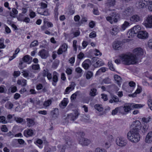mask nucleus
Here are the masks:
<instances>
[{
    "instance_id": "obj_1",
    "label": "nucleus",
    "mask_w": 152,
    "mask_h": 152,
    "mask_svg": "<svg viewBox=\"0 0 152 152\" xmlns=\"http://www.w3.org/2000/svg\"><path fill=\"white\" fill-rule=\"evenodd\" d=\"M144 52L142 48H137L133 50V53L122 54L120 56V58L126 65L134 64L139 62L140 58L143 56Z\"/></svg>"
},
{
    "instance_id": "obj_2",
    "label": "nucleus",
    "mask_w": 152,
    "mask_h": 152,
    "mask_svg": "<svg viewBox=\"0 0 152 152\" xmlns=\"http://www.w3.org/2000/svg\"><path fill=\"white\" fill-rule=\"evenodd\" d=\"M139 132L134 130H130L127 134L128 139L132 142L137 143L138 142L140 138Z\"/></svg>"
},
{
    "instance_id": "obj_3",
    "label": "nucleus",
    "mask_w": 152,
    "mask_h": 152,
    "mask_svg": "<svg viewBox=\"0 0 152 152\" xmlns=\"http://www.w3.org/2000/svg\"><path fill=\"white\" fill-rule=\"evenodd\" d=\"M64 140L65 145H59L58 146L59 152H64L66 147H70L72 145V140L70 137L65 136L64 138Z\"/></svg>"
},
{
    "instance_id": "obj_4",
    "label": "nucleus",
    "mask_w": 152,
    "mask_h": 152,
    "mask_svg": "<svg viewBox=\"0 0 152 152\" xmlns=\"http://www.w3.org/2000/svg\"><path fill=\"white\" fill-rule=\"evenodd\" d=\"M131 104L126 103L123 106H120L121 113L123 115H125L128 113L132 109Z\"/></svg>"
},
{
    "instance_id": "obj_5",
    "label": "nucleus",
    "mask_w": 152,
    "mask_h": 152,
    "mask_svg": "<svg viewBox=\"0 0 152 152\" xmlns=\"http://www.w3.org/2000/svg\"><path fill=\"white\" fill-rule=\"evenodd\" d=\"M143 24L146 28H152V15H148L145 18Z\"/></svg>"
},
{
    "instance_id": "obj_6",
    "label": "nucleus",
    "mask_w": 152,
    "mask_h": 152,
    "mask_svg": "<svg viewBox=\"0 0 152 152\" xmlns=\"http://www.w3.org/2000/svg\"><path fill=\"white\" fill-rule=\"evenodd\" d=\"M131 127L132 128L131 130H134L139 132L141 127V123L139 121L136 120L133 122L131 125Z\"/></svg>"
},
{
    "instance_id": "obj_7",
    "label": "nucleus",
    "mask_w": 152,
    "mask_h": 152,
    "mask_svg": "<svg viewBox=\"0 0 152 152\" xmlns=\"http://www.w3.org/2000/svg\"><path fill=\"white\" fill-rule=\"evenodd\" d=\"M116 142L117 145L121 147H124L127 144L126 141L122 137H118L116 139Z\"/></svg>"
},
{
    "instance_id": "obj_8",
    "label": "nucleus",
    "mask_w": 152,
    "mask_h": 152,
    "mask_svg": "<svg viewBox=\"0 0 152 152\" xmlns=\"http://www.w3.org/2000/svg\"><path fill=\"white\" fill-rule=\"evenodd\" d=\"M142 16L137 15H134L130 18V20L132 23H135L142 20Z\"/></svg>"
},
{
    "instance_id": "obj_9",
    "label": "nucleus",
    "mask_w": 152,
    "mask_h": 152,
    "mask_svg": "<svg viewBox=\"0 0 152 152\" xmlns=\"http://www.w3.org/2000/svg\"><path fill=\"white\" fill-rule=\"evenodd\" d=\"M137 37L140 39H145L148 37V34L145 31H141L137 35Z\"/></svg>"
},
{
    "instance_id": "obj_10",
    "label": "nucleus",
    "mask_w": 152,
    "mask_h": 152,
    "mask_svg": "<svg viewBox=\"0 0 152 152\" xmlns=\"http://www.w3.org/2000/svg\"><path fill=\"white\" fill-rule=\"evenodd\" d=\"M92 62L95 66H100L103 65L104 64L102 61L100 59L96 57H93L92 58Z\"/></svg>"
},
{
    "instance_id": "obj_11",
    "label": "nucleus",
    "mask_w": 152,
    "mask_h": 152,
    "mask_svg": "<svg viewBox=\"0 0 152 152\" xmlns=\"http://www.w3.org/2000/svg\"><path fill=\"white\" fill-rule=\"evenodd\" d=\"M79 143L83 146L88 145L90 144V140L84 137H81L79 140Z\"/></svg>"
},
{
    "instance_id": "obj_12",
    "label": "nucleus",
    "mask_w": 152,
    "mask_h": 152,
    "mask_svg": "<svg viewBox=\"0 0 152 152\" xmlns=\"http://www.w3.org/2000/svg\"><path fill=\"white\" fill-rule=\"evenodd\" d=\"M122 43L121 41H115L113 44V48L115 50H119L121 48Z\"/></svg>"
},
{
    "instance_id": "obj_13",
    "label": "nucleus",
    "mask_w": 152,
    "mask_h": 152,
    "mask_svg": "<svg viewBox=\"0 0 152 152\" xmlns=\"http://www.w3.org/2000/svg\"><path fill=\"white\" fill-rule=\"evenodd\" d=\"M79 115V113L77 110H74L73 114L71 113L68 115V118L70 120L74 121L78 117Z\"/></svg>"
},
{
    "instance_id": "obj_14",
    "label": "nucleus",
    "mask_w": 152,
    "mask_h": 152,
    "mask_svg": "<svg viewBox=\"0 0 152 152\" xmlns=\"http://www.w3.org/2000/svg\"><path fill=\"white\" fill-rule=\"evenodd\" d=\"M38 54L42 58L45 59L48 56V51L45 49H42L39 52Z\"/></svg>"
},
{
    "instance_id": "obj_15",
    "label": "nucleus",
    "mask_w": 152,
    "mask_h": 152,
    "mask_svg": "<svg viewBox=\"0 0 152 152\" xmlns=\"http://www.w3.org/2000/svg\"><path fill=\"white\" fill-rule=\"evenodd\" d=\"M148 0H140L138 3L137 7L139 8H142L148 4Z\"/></svg>"
},
{
    "instance_id": "obj_16",
    "label": "nucleus",
    "mask_w": 152,
    "mask_h": 152,
    "mask_svg": "<svg viewBox=\"0 0 152 152\" xmlns=\"http://www.w3.org/2000/svg\"><path fill=\"white\" fill-rule=\"evenodd\" d=\"M133 11V9L132 7H127L123 11V15L126 16H129L132 13Z\"/></svg>"
},
{
    "instance_id": "obj_17",
    "label": "nucleus",
    "mask_w": 152,
    "mask_h": 152,
    "mask_svg": "<svg viewBox=\"0 0 152 152\" xmlns=\"http://www.w3.org/2000/svg\"><path fill=\"white\" fill-rule=\"evenodd\" d=\"M58 74L56 71H54L53 74V77L52 78L53 82L52 84L56 86V83L57 82L58 80Z\"/></svg>"
},
{
    "instance_id": "obj_18",
    "label": "nucleus",
    "mask_w": 152,
    "mask_h": 152,
    "mask_svg": "<svg viewBox=\"0 0 152 152\" xmlns=\"http://www.w3.org/2000/svg\"><path fill=\"white\" fill-rule=\"evenodd\" d=\"M22 73L23 77H25L27 78L28 79L29 77L34 78V75L32 73H30L29 71L28 70H23Z\"/></svg>"
},
{
    "instance_id": "obj_19",
    "label": "nucleus",
    "mask_w": 152,
    "mask_h": 152,
    "mask_svg": "<svg viewBox=\"0 0 152 152\" xmlns=\"http://www.w3.org/2000/svg\"><path fill=\"white\" fill-rule=\"evenodd\" d=\"M120 31V28L118 26H114L110 31V33L112 35H116Z\"/></svg>"
},
{
    "instance_id": "obj_20",
    "label": "nucleus",
    "mask_w": 152,
    "mask_h": 152,
    "mask_svg": "<svg viewBox=\"0 0 152 152\" xmlns=\"http://www.w3.org/2000/svg\"><path fill=\"white\" fill-rule=\"evenodd\" d=\"M145 141L149 144L152 142V132H150L147 134L145 139Z\"/></svg>"
},
{
    "instance_id": "obj_21",
    "label": "nucleus",
    "mask_w": 152,
    "mask_h": 152,
    "mask_svg": "<svg viewBox=\"0 0 152 152\" xmlns=\"http://www.w3.org/2000/svg\"><path fill=\"white\" fill-rule=\"evenodd\" d=\"M51 115L53 118H56L59 115L58 109L57 108H53L50 112Z\"/></svg>"
},
{
    "instance_id": "obj_22",
    "label": "nucleus",
    "mask_w": 152,
    "mask_h": 152,
    "mask_svg": "<svg viewBox=\"0 0 152 152\" xmlns=\"http://www.w3.org/2000/svg\"><path fill=\"white\" fill-rule=\"evenodd\" d=\"M34 131L31 129L25 130L24 132V135L26 137L32 136L34 134Z\"/></svg>"
},
{
    "instance_id": "obj_23",
    "label": "nucleus",
    "mask_w": 152,
    "mask_h": 152,
    "mask_svg": "<svg viewBox=\"0 0 152 152\" xmlns=\"http://www.w3.org/2000/svg\"><path fill=\"white\" fill-rule=\"evenodd\" d=\"M114 78L115 82V83L120 86L122 81L121 77L117 75H115L114 76Z\"/></svg>"
},
{
    "instance_id": "obj_24",
    "label": "nucleus",
    "mask_w": 152,
    "mask_h": 152,
    "mask_svg": "<svg viewBox=\"0 0 152 152\" xmlns=\"http://www.w3.org/2000/svg\"><path fill=\"white\" fill-rule=\"evenodd\" d=\"M133 32L136 34L139 33V32H140V30L141 29V28L140 26L137 25L134 27L132 29H131Z\"/></svg>"
},
{
    "instance_id": "obj_25",
    "label": "nucleus",
    "mask_w": 152,
    "mask_h": 152,
    "mask_svg": "<svg viewBox=\"0 0 152 152\" xmlns=\"http://www.w3.org/2000/svg\"><path fill=\"white\" fill-rule=\"evenodd\" d=\"M90 63V60L87 59L85 60L82 63L83 67L86 69H87L89 67V64Z\"/></svg>"
},
{
    "instance_id": "obj_26",
    "label": "nucleus",
    "mask_w": 152,
    "mask_h": 152,
    "mask_svg": "<svg viewBox=\"0 0 152 152\" xmlns=\"http://www.w3.org/2000/svg\"><path fill=\"white\" fill-rule=\"evenodd\" d=\"M26 121L27 122V126L29 127L33 126L35 124L34 119L30 118H27Z\"/></svg>"
},
{
    "instance_id": "obj_27",
    "label": "nucleus",
    "mask_w": 152,
    "mask_h": 152,
    "mask_svg": "<svg viewBox=\"0 0 152 152\" xmlns=\"http://www.w3.org/2000/svg\"><path fill=\"white\" fill-rule=\"evenodd\" d=\"M129 26L130 23L127 21H125L121 26L120 30L121 31L125 30Z\"/></svg>"
},
{
    "instance_id": "obj_28",
    "label": "nucleus",
    "mask_w": 152,
    "mask_h": 152,
    "mask_svg": "<svg viewBox=\"0 0 152 152\" xmlns=\"http://www.w3.org/2000/svg\"><path fill=\"white\" fill-rule=\"evenodd\" d=\"M56 150V148L55 147H51L48 146H46L45 147L44 152H50L51 151H54Z\"/></svg>"
},
{
    "instance_id": "obj_29",
    "label": "nucleus",
    "mask_w": 152,
    "mask_h": 152,
    "mask_svg": "<svg viewBox=\"0 0 152 152\" xmlns=\"http://www.w3.org/2000/svg\"><path fill=\"white\" fill-rule=\"evenodd\" d=\"M116 0H107L106 4L109 7H113L115 4Z\"/></svg>"
},
{
    "instance_id": "obj_30",
    "label": "nucleus",
    "mask_w": 152,
    "mask_h": 152,
    "mask_svg": "<svg viewBox=\"0 0 152 152\" xmlns=\"http://www.w3.org/2000/svg\"><path fill=\"white\" fill-rule=\"evenodd\" d=\"M26 80L24 79L18 80L17 83L19 85H21L22 86H26Z\"/></svg>"
},
{
    "instance_id": "obj_31",
    "label": "nucleus",
    "mask_w": 152,
    "mask_h": 152,
    "mask_svg": "<svg viewBox=\"0 0 152 152\" xmlns=\"http://www.w3.org/2000/svg\"><path fill=\"white\" fill-rule=\"evenodd\" d=\"M68 103V99L64 98L63 100L61 101L60 104V106L61 107L63 108L64 107H66Z\"/></svg>"
},
{
    "instance_id": "obj_32",
    "label": "nucleus",
    "mask_w": 152,
    "mask_h": 152,
    "mask_svg": "<svg viewBox=\"0 0 152 152\" xmlns=\"http://www.w3.org/2000/svg\"><path fill=\"white\" fill-rule=\"evenodd\" d=\"M13 106V104L10 102H8L5 105V107L7 109H11Z\"/></svg>"
},
{
    "instance_id": "obj_33",
    "label": "nucleus",
    "mask_w": 152,
    "mask_h": 152,
    "mask_svg": "<svg viewBox=\"0 0 152 152\" xmlns=\"http://www.w3.org/2000/svg\"><path fill=\"white\" fill-rule=\"evenodd\" d=\"M97 90L95 88H91L90 90L89 94L91 96H94L96 95Z\"/></svg>"
},
{
    "instance_id": "obj_34",
    "label": "nucleus",
    "mask_w": 152,
    "mask_h": 152,
    "mask_svg": "<svg viewBox=\"0 0 152 152\" xmlns=\"http://www.w3.org/2000/svg\"><path fill=\"white\" fill-rule=\"evenodd\" d=\"M120 106L116 107L115 109L113 110L112 112V115H114L116 114L118 112L121 113V109H120Z\"/></svg>"
},
{
    "instance_id": "obj_35",
    "label": "nucleus",
    "mask_w": 152,
    "mask_h": 152,
    "mask_svg": "<svg viewBox=\"0 0 152 152\" xmlns=\"http://www.w3.org/2000/svg\"><path fill=\"white\" fill-rule=\"evenodd\" d=\"M151 120V116H149L147 118L143 117L142 119V121L145 123L149 122Z\"/></svg>"
},
{
    "instance_id": "obj_36",
    "label": "nucleus",
    "mask_w": 152,
    "mask_h": 152,
    "mask_svg": "<svg viewBox=\"0 0 152 152\" xmlns=\"http://www.w3.org/2000/svg\"><path fill=\"white\" fill-rule=\"evenodd\" d=\"M127 34L128 38H132L134 36V34H135L133 32L132 30L131 29L127 32Z\"/></svg>"
},
{
    "instance_id": "obj_37",
    "label": "nucleus",
    "mask_w": 152,
    "mask_h": 152,
    "mask_svg": "<svg viewBox=\"0 0 152 152\" xmlns=\"http://www.w3.org/2000/svg\"><path fill=\"white\" fill-rule=\"evenodd\" d=\"M52 100L50 99H48L44 102L43 105L45 107H46L49 106L52 103Z\"/></svg>"
},
{
    "instance_id": "obj_38",
    "label": "nucleus",
    "mask_w": 152,
    "mask_h": 152,
    "mask_svg": "<svg viewBox=\"0 0 152 152\" xmlns=\"http://www.w3.org/2000/svg\"><path fill=\"white\" fill-rule=\"evenodd\" d=\"M24 61L27 63L29 64L31 63V61H30L29 56L28 55L25 56L23 58Z\"/></svg>"
},
{
    "instance_id": "obj_39",
    "label": "nucleus",
    "mask_w": 152,
    "mask_h": 152,
    "mask_svg": "<svg viewBox=\"0 0 152 152\" xmlns=\"http://www.w3.org/2000/svg\"><path fill=\"white\" fill-rule=\"evenodd\" d=\"M93 73L91 71H88L87 72L86 75V77L87 79H89L93 76Z\"/></svg>"
},
{
    "instance_id": "obj_40",
    "label": "nucleus",
    "mask_w": 152,
    "mask_h": 152,
    "mask_svg": "<svg viewBox=\"0 0 152 152\" xmlns=\"http://www.w3.org/2000/svg\"><path fill=\"white\" fill-rule=\"evenodd\" d=\"M132 107L133 108H139L142 107V105L140 104H134V103L131 104Z\"/></svg>"
},
{
    "instance_id": "obj_41",
    "label": "nucleus",
    "mask_w": 152,
    "mask_h": 152,
    "mask_svg": "<svg viewBox=\"0 0 152 152\" xmlns=\"http://www.w3.org/2000/svg\"><path fill=\"white\" fill-rule=\"evenodd\" d=\"M95 108L99 111H101L103 108L102 106L98 104H96L94 106Z\"/></svg>"
},
{
    "instance_id": "obj_42",
    "label": "nucleus",
    "mask_w": 152,
    "mask_h": 152,
    "mask_svg": "<svg viewBox=\"0 0 152 152\" xmlns=\"http://www.w3.org/2000/svg\"><path fill=\"white\" fill-rule=\"evenodd\" d=\"M4 39L3 38L0 39V48H4L5 47V45L4 44Z\"/></svg>"
},
{
    "instance_id": "obj_43",
    "label": "nucleus",
    "mask_w": 152,
    "mask_h": 152,
    "mask_svg": "<svg viewBox=\"0 0 152 152\" xmlns=\"http://www.w3.org/2000/svg\"><path fill=\"white\" fill-rule=\"evenodd\" d=\"M19 51L20 49L18 48H17L15 51V53L13 54L12 56L11 57V58H10V60H11L15 58L17 54L19 52Z\"/></svg>"
},
{
    "instance_id": "obj_44",
    "label": "nucleus",
    "mask_w": 152,
    "mask_h": 152,
    "mask_svg": "<svg viewBox=\"0 0 152 152\" xmlns=\"http://www.w3.org/2000/svg\"><path fill=\"white\" fill-rule=\"evenodd\" d=\"M79 91H77L72 94L71 96V100H75L76 99L77 96L79 94Z\"/></svg>"
},
{
    "instance_id": "obj_45",
    "label": "nucleus",
    "mask_w": 152,
    "mask_h": 152,
    "mask_svg": "<svg viewBox=\"0 0 152 152\" xmlns=\"http://www.w3.org/2000/svg\"><path fill=\"white\" fill-rule=\"evenodd\" d=\"M31 67L33 70H38L40 69V67L39 64H33Z\"/></svg>"
},
{
    "instance_id": "obj_46",
    "label": "nucleus",
    "mask_w": 152,
    "mask_h": 152,
    "mask_svg": "<svg viewBox=\"0 0 152 152\" xmlns=\"http://www.w3.org/2000/svg\"><path fill=\"white\" fill-rule=\"evenodd\" d=\"M108 65L110 70L113 71L115 70L114 68L111 61H110L108 62Z\"/></svg>"
},
{
    "instance_id": "obj_47",
    "label": "nucleus",
    "mask_w": 152,
    "mask_h": 152,
    "mask_svg": "<svg viewBox=\"0 0 152 152\" xmlns=\"http://www.w3.org/2000/svg\"><path fill=\"white\" fill-rule=\"evenodd\" d=\"M0 123L6 124L7 123L5 117L3 116H0Z\"/></svg>"
},
{
    "instance_id": "obj_48",
    "label": "nucleus",
    "mask_w": 152,
    "mask_h": 152,
    "mask_svg": "<svg viewBox=\"0 0 152 152\" xmlns=\"http://www.w3.org/2000/svg\"><path fill=\"white\" fill-rule=\"evenodd\" d=\"M112 139V136H110L109 140L110 141L108 142H106L105 143V148H109L110 146V141Z\"/></svg>"
},
{
    "instance_id": "obj_49",
    "label": "nucleus",
    "mask_w": 152,
    "mask_h": 152,
    "mask_svg": "<svg viewBox=\"0 0 152 152\" xmlns=\"http://www.w3.org/2000/svg\"><path fill=\"white\" fill-rule=\"evenodd\" d=\"M28 101L29 102L31 103H32L33 104V105H34L35 104H37V100L34 98H33V99H32L31 98H30L28 99Z\"/></svg>"
},
{
    "instance_id": "obj_50",
    "label": "nucleus",
    "mask_w": 152,
    "mask_h": 152,
    "mask_svg": "<svg viewBox=\"0 0 152 152\" xmlns=\"http://www.w3.org/2000/svg\"><path fill=\"white\" fill-rule=\"evenodd\" d=\"M104 72V68L103 67L98 70L96 73V75H98L100 74L101 73Z\"/></svg>"
},
{
    "instance_id": "obj_51",
    "label": "nucleus",
    "mask_w": 152,
    "mask_h": 152,
    "mask_svg": "<svg viewBox=\"0 0 152 152\" xmlns=\"http://www.w3.org/2000/svg\"><path fill=\"white\" fill-rule=\"evenodd\" d=\"M38 45V41L37 40H34L32 42L30 45V47L32 48Z\"/></svg>"
},
{
    "instance_id": "obj_52",
    "label": "nucleus",
    "mask_w": 152,
    "mask_h": 152,
    "mask_svg": "<svg viewBox=\"0 0 152 152\" xmlns=\"http://www.w3.org/2000/svg\"><path fill=\"white\" fill-rule=\"evenodd\" d=\"M94 51L95 52L94 54L96 56H101L102 55L101 53L100 52L99 50L96 49H94Z\"/></svg>"
},
{
    "instance_id": "obj_53",
    "label": "nucleus",
    "mask_w": 152,
    "mask_h": 152,
    "mask_svg": "<svg viewBox=\"0 0 152 152\" xmlns=\"http://www.w3.org/2000/svg\"><path fill=\"white\" fill-rule=\"evenodd\" d=\"M1 129L2 131L4 132H6L8 131V129L6 126L5 125L2 126Z\"/></svg>"
},
{
    "instance_id": "obj_54",
    "label": "nucleus",
    "mask_w": 152,
    "mask_h": 152,
    "mask_svg": "<svg viewBox=\"0 0 152 152\" xmlns=\"http://www.w3.org/2000/svg\"><path fill=\"white\" fill-rule=\"evenodd\" d=\"M63 51H66L67 48V45L66 44H64L60 47Z\"/></svg>"
},
{
    "instance_id": "obj_55",
    "label": "nucleus",
    "mask_w": 152,
    "mask_h": 152,
    "mask_svg": "<svg viewBox=\"0 0 152 152\" xmlns=\"http://www.w3.org/2000/svg\"><path fill=\"white\" fill-rule=\"evenodd\" d=\"M15 120L17 123H20L23 122V119L20 117H15Z\"/></svg>"
},
{
    "instance_id": "obj_56",
    "label": "nucleus",
    "mask_w": 152,
    "mask_h": 152,
    "mask_svg": "<svg viewBox=\"0 0 152 152\" xmlns=\"http://www.w3.org/2000/svg\"><path fill=\"white\" fill-rule=\"evenodd\" d=\"M39 14L41 15H43L45 16H47L49 15L48 10H45L43 12H38Z\"/></svg>"
},
{
    "instance_id": "obj_57",
    "label": "nucleus",
    "mask_w": 152,
    "mask_h": 152,
    "mask_svg": "<svg viewBox=\"0 0 152 152\" xmlns=\"http://www.w3.org/2000/svg\"><path fill=\"white\" fill-rule=\"evenodd\" d=\"M113 102H115L117 103L118 102H121V101H120L119 100L118 98L116 96H114L113 97Z\"/></svg>"
},
{
    "instance_id": "obj_58",
    "label": "nucleus",
    "mask_w": 152,
    "mask_h": 152,
    "mask_svg": "<svg viewBox=\"0 0 152 152\" xmlns=\"http://www.w3.org/2000/svg\"><path fill=\"white\" fill-rule=\"evenodd\" d=\"M77 41L76 40H74L73 42V46L74 48V50L75 51H77V47H76V44Z\"/></svg>"
},
{
    "instance_id": "obj_59",
    "label": "nucleus",
    "mask_w": 152,
    "mask_h": 152,
    "mask_svg": "<svg viewBox=\"0 0 152 152\" xmlns=\"http://www.w3.org/2000/svg\"><path fill=\"white\" fill-rule=\"evenodd\" d=\"M148 9L150 11H152V1H149L148 3Z\"/></svg>"
},
{
    "instance_id": "obj_60",
    "label": "nucleus",
    "mask_w": 152,
    "mask_h": 152,
    "mask_svg": "<svg viewBox=\"0 0 152 152\" xmlns=\"http://www.w3.org/2000/svg\"><path fill=\"white\" fill-rule=\"evenodd\" d=\"M111 83V79L109 77H107L105 78V83L110 84Z\"/></svg>"
},
{
    "instance_id": "obj_61",
    "label": "nucleus",
    "mask_w": 152,
    "mask_h": 152,
    "mask_svg": "<svg viewBox=\"0 0 152 152\" xmlns=\"http://www.w3.org/2000/svg\"><path fill=\"white\" fill-rule=\"evenodd\" d=\"M129 85L132 88H134L135 86V83L134 82L131 81L129 83Z\"/></svg>"
},
{
    "instance_id": "obj_62",
    "label": "nucleus",
    "mask_w": 152,
    "mask_h": 152,
    "mask_svg": "<svg viewBox=\"0 0 152 152\" xmlns=\"http://www.w3.org/2000/svg\"><path fill=\"white\" fill-rule=\"evenodd\" d=\"M148 47L151 49H152V39H150L148 42Z\"/></svg>"
},
{
    "instance_id": "obj_63",
    "label": "nucleus",
    "mask_w": 152,
    "mask_h": 152,
    "mask_svg": "<svg viewBox=\"0 0 152 152\" xmlns=\"http://www.w3.org/2000/svg\"><path fill=\"white\" fill-rule=\"evenodd\" d=\"M148 104L150 109L152 110V99H149L148 100Z\"/></svg>"
},
{
    "instance_id": "obj_64",
    "label": "nucleus",
    "mask_w": 152,
    "mask_h": 152,
    "mask_svg": "<svg viewBox=\"0 0 152 152\" xmlns=\"http://www.w3.org/2000/svg\"><path fill=\"white\" fill-rule=\"evenodd\" d=\"M94 152H104V149L98 148L95 149Z\"/></svg>"
}]
</instances>
